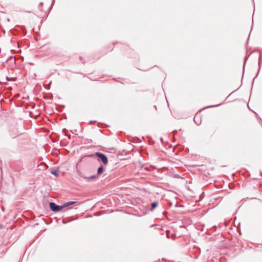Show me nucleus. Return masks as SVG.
<instances>
[{"label":"nucleus","instance_id":"6e6552de","mask_svg":"<svg viewBox=\"0 0 262 262\" xmlns=\"http://www.w3.org/2000/svg\"><path fill=\"white\" fill-rule=\"evenodd\" d=\"M87 157L89 158H94L95 157V155L93 154H91L86 156Z\"/></svg>","mask_w":262,"mask_h":262},{"label":"nucleus","instance_id":"20e7f679","mask_svg":"<svg viewBox=\"0 0 262 262\" xmlns=\"http://www.w3.org/2000/svg\"><path fill=\"white\" fill-rule=\"evenodd\" d=\"M103 167L102 165H101L98 169V170H97V176H99V175H100L103 172Z\"/></svg>","mask_w":262,"mask_h":262},{"label":"nucleus","instance_id":"f257e3e1","mask_svg":"<svg viewBox=\"0 0 262 262\" xmlns=\"http://www.w3.org/2000/svg\"><path fill=\"white\" fill-rule=\"evenodd\" d=\"M76 202L71 201L64 203L62 205H58L53 202H51L49 204L50 208L51 210L54 212H58L61 210L63 208L68 207L70 205H73Z\"/></svg>","mask_w":262,"mask_h":262},{"label":"nucleus","instance_id":"f03ea898","mask_svg":"<svg viewBox=\"0 0 262 262\" xmlns=\"http://www.w3.org/2000/svg\"><path fill=\"white\" fill-rule=\"evenodd\" d=\"M95 155L99 158V160H101L104 165H106L108 163L107 158L104 154L96 152Z\"/></svg>","mask_w":262,"mask_h":262},{"label":"nucleus","instance_id":"1a4fd4ad","mask_svg":"<svg viewBox=\"0 0 262 262\" xmlns=\"http://www.w3.org/2000/svg\"><path fill=\"white\" fill-rule=\"evenodd\" d=\"M219 105H211V106H209L207 107H215V106H219Z\"/></svg>","mask_w":262,"mask_h":262},{"label":"nucleus","instance_id":"39448f33","mask_svg":"<svg viewBox=\"0 0 262 262\" xmlns=\"http://www.w3.org/2000/svg\"><path fill=\"white\" fill-rule=\"evenodd\" d=\"M97 177H98L97 174V175H93V176H91L90 177H84V179H86V180H92V179H95Z\"/></svg>","mask_w":262,"mask_h":262},{"label":"nucleus","instance_id":"423d86ee","mask_svg":"<svg viewBox=\"0 0 262 262\" xmlns=\"http://www.w3.org/2000/svg\"><path fill=\"white\" fill-rule=\"evenodd\" d=\"M158 203L157 202H154L151 203V210L154 209L158 205Z\"/></svg>","mask_w":262,"mask_h":262},{"label":"nucleus","instance_id":"9d476101","mask_svg":"<svg viewBox=\"0 0 262 262\" xmlns=\"http://www.w3.org/2000/svg\"><path fill=\"white\" fill-rule=\"evenodd\" d=\"M40 5H42V3H40Z\"/></svg>","mask_w":262,"mask_h":262},{"label":"nucleus","instance_id":"7ed1b4c3","mask_svg":"<svg viewBox=\"0 0 262 262\" xmlns=\"http://www.w3.org/2000/svg\"><path fill=\"white\" fill-rule=\"evenodd\" d=\"M50 172L52 174L55 176L56 177H57L59 175L58 173V168L57 169H51Z\"/></svg>","mask_w":262,"mask_h":262},{"label":"nucleus","instance_id":"0eeeda50","mask_svg":"<svg viewBox=\"0 0 262 262\" xmlns=\"http://www.w3.org/2000/svg\"><path fill=\"white\" fill-rule=\"evenodd\" d=\"M78 173L79 176L80 177H81V178H84V177H85V176L82 174V173L81 172H80V171L78 170Z\"/></svg>","mask_w":262,"mask_h":262}]
</instances>
